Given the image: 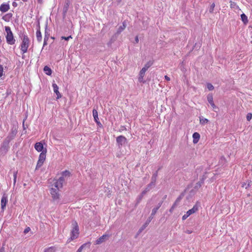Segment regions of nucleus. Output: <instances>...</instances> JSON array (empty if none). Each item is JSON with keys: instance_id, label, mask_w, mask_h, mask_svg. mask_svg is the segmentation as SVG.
I'll list each match as a JSON object with an SVG mask.
<instances>
[{"instance_id": "nucleus-1", "label": "nucleus", "mask_w": 252, "mask_h": 252, "mask_svg": "<svg viewBox=\"0 0 252 252\" xmlns=\"http://www.w3.org/2000/svg\"><path fill=\"white\" fill-rule=\"evenodd\" d=\"M21 39L22 41L21 45V50L23 54L26 53L30 45V39L27 35L22 33Z\"/></svg>"}, {"instance_id": "nucleus-2", "label": "nucleus", "mask_w": 252, "mask_h": 252, "mask_svg": "<svg viewBox=\"0 0 252 252\" xmlns=\"http://www.w3.org/2000/svg\"><path fill=\"white\" fill-rule=\"evenodd\" d=\"M5 30L7 32V35L6 36L7 43L10 45H13L15 44V40L14 38L13 35L12 31H11L10 28L9 27H5Z\"/></svg>"}, {"instance_id": "nucleus-3", "label": "nucleus", "mask_w": 252, "mask_h": 252, "mask_svg": "<svg viewBox=\"0 0 252 252\" xmlns=\"http://www.w3.org/2000/svg\"><path fill=\"white\" fill-rule=\"evenodd\" d=\"M73 228L71 232L70 239L71 240L77 238L79 235V227L76 222L72 223Z\"/></svg>"}, {"instance_id": "nucleus-4", "label": "nucleus", "mask_w": 252, "mask_h": 252, "mask_svg": "<svg viewBox=\"0 0 252 252\" xmlns=\"http://www.w3.org/2000/svg\"><path fill=\"white\" fill-rule=\"evenodd\" d=\"M64 179L63 177H60L58 180H55L52 185V187L60 189L62 188Z\"/></svg>"}, {"instance_id": "nucleus-5", "label": "nucleus", "mask_w": 252, "mask_h": 252, "mask_svg": "<svg viewBox=\"0 0 252 252\" xmlns=\"http://www.w3.org/2000/svg\"><path fill=\"white\" fill-rule=\"evenodd\" d=\"M46 150H45V152L44 153L43 151L39 155L38 160L37 163V165L36 166V169L40 168L43 164L44 162L46 159Z\"/></svg>"}, {"instance_id": "nucleus-6", "label": "nucleus", "mask_w": 252, "mask_h": 252, "mask_svg": "<svg viewBox=\"0 0 252 252\" xmlns=\"http://www.w3.org/2000/svg\"><path fill=\"white\" fill-rule=\"evenodd\" d=\"M126 138L122 135H120L116 138V142L119 148H121L123 146L125 145L126 143Z\"/></svg>"}, {"instance_id": "nucleus-7", "label": "nucleus", "mask_w": 252, "mask_h": 252, "mask_svg": "<svg viewBox=\"0 0 252 252\" xmlns=\"http://www.w3.org/2000/svg\"><path fill=\"white\" fill-rule=\"evenodd\" d=\"M57 189H55L53 187H52L50 189V193L51 194L52 197L54 201H57L60 198V194L59 193V190Z\"/></svg>"}, {"instance_id": "nucleus-8", "label": "nucleus", "mask_w": 252, "mask_h": 252, "mask_svg": "<svg viewBox=\"0 0 252 252\" xmlns=\"http://www.w3.org/2000/svg\"><path fill=\"white\" fill-rule=\"evenodd\" d=\"M109 235L108 234H104L98 239H97L95 242V245H99L104 242L108 238Z\"/></svg>"}, {"instance_id": "nucleus-9", "label": "nucleus", "mask_w": 252, "mask_h": 252, "mask_svg": "<svg viewBox=\"0 0 252 252\" xmlns=\"http://www.w3.org/2000/svg\"><path fill=\"white\" fill-rule=\"evenodd\" d=\"M7 201L8 199L7 196L5 194H3L1 199V208L2 210H4Z\"/></svg>"}, {"instance_id": "nucleus-10", "label": "nucleus", "mask_w": 252, "mask_h": 252, "mask_svg": "<svg viewBox=\"0 0 252 252\" xmlns=\"http://www.w3.org/2000/svg\"><path fill=\"white\" fill-rule=\"evenodd\" d=\"M52 87L53 88L54 92L57 95V99H59L62 97V95L59 91V87L56 83H53L52 84Z\"/></svg>"}, {"instance_id": "nucleus-11", "label": "nucleus", "mask_w": 252, "mask_h": 252, "mask_svg": "<svg viewBox=\"0 0 252 252\" xmlns=\"http://www.w3.org/2000/svg\"><path fill=\"white\" fill-rule=\"evenodd\" d=\"M153 219L152 217H150L148 220H146L145 223L142 225V226L138 230V233H140L143 231L146 227L148 226V225L149 224L150 221H151L152 219Z\"/></svg>"}, {"instance_id": "nucleus-12", "label": "nucleus", "mask_w": 252, "mask_h": 252, "mask_svg": "<svg viewBox=\"0 0 252 252\" xmlns=\"http://www.w3.org/2000/svg\"><path fill=\"white\" fill-rule=\"evenodd\" d=\"M198 210V206L197 204L193 206L192 209H189V211H188L186 213V214L189 216L191 214L195 213L197 212Z\"/></svg>"}, {"instance_id": "nucleus-13", "label": "nucleus", "mask_w": 252, "mask_h": 252, "mask_svg": "<svg viewBox=\"0 0 252 252\" xmlns=\"http://www.w3.org/2000/svg\"><path fill=\"white\" fill-rule=\"evenodd\" d=\"M126 22L125 21L123 22V25L119 27L115 34L119 35V34H120L121 32H122L126 29Z\"/></svg>"}, {"instance_id": "nucleus-14", "label": "nucleus", "mask_w": 252, "mask_h": 252, "mask_svg": "<svg viewBox=\"0 0 252 252\" xmlns=\"http://www.w3.org/2000/svg\"><path fill=\"white\" fill-rule=\"evenodd\" d=\"M10 8L9 5L8 4L3 3L0 6V10L2 12H7Z\"/></svg>"}, {"instance_id": "nucleus-15", "label": "nucleus", "mask_w": 252, "mask_h": 252, "mask_svg": "<svg viewBox=\"0 0 252 252\" xmlns=\"http://www.w3.org/2000/svg\"><path fill=\"white\" fill-rule=\"evenodd\" d=\"M207 100L209 102V103L210 104L211 106L213 107V109L217 108L216 106L214 103L213 101V95L212 94H208L207 96Z\"/></svg>"}, {"instance_id": "nucleus-16", "label": "nucleus", "mask_w": 252, "mask_h": 252, "mask_svg": "<svg viewBox=\"0 0 252 252\" xmlns=\"http://www.w3.org/2000/svg\"><path fill=\"white\" fill-rule=\"evenodd\" d=\"M93 115L94 118V120L97 123V124H100V123L99 121L97 111L95 109H94L93 110Z\"/></svg>"}, {"instance_id": "nucleus-17", "label": "nucleus", "mask_w": 252, "mask_h": 252, "mask_svg": "<svg viewBox=\"0 0 252 252\" xmlns=\"http://www.w3.org/2000/svg\"><path fill=\"white\" fill-rule=\"evenodd\" d=\"M34 148L38 152H41L43 149V144L41 142H37L35 144Z\"/></svg>"}, {"instance_id": "nucleus-18", "label": "nucleus", "mask_w": 252, "mask_h": 252, "mask_svg": "<svg viewBox=\"0 0 252 252\" xmlns=\"http://www.w3.org/2000/svg\"><path fill=\"white\" fill-rule=\"evenodd\" d=\"M192 137L193 143H197L200 138V134L198 132H194L192 135Z\"/></svg>"}, {"instance_id": "nucleus-19", "label": "nucleus", "mask_w": 252, "mask_h": 252, "mask_svg": "<svg viewBox=\"0 0 252 252\" xmlns=\"http://www.w3.org/2000/svg\"><path fill=\"white\" fill-rule=\"evenodd\" d=\"M157 176H158V172H156L153 175L152 178H151V182L150 183L151 185H152L153 186H154V187L156 184Z\"/></svg>"}, {"instance_id": "nucleus-20", "label": "nucleus", "mask_w": 252, "mask_h": 252, "mask_svg": "<svg viewBox=\"0 0 252 252\" xmlns=\"http://www.w3.org/2000/svg\"><path fill=\"white\" fill-rule=\"evenodd\" d=\"M12 14L11 13H7L3 16L2 19L5 21H9V20L12 18Z\"/></svg>"}, {"instance_id": "nucleus-21", "label": "nucleus", "mask_w": 252, "mask_h": 252, "mask_svg": "<svg viewBox=\"0 0 252 252\" xmlns=\"http://www.w3.org/2000/svg\"><path fill=\"white\" fill-rule=\"evenodd\" d=\"M37 40L38 42H40L42 41V35L39 29L37 30L36 33Z\"/></svg>"}, {"instance_id": "nucleus-22", "label": "nucleus", "mask_w": 252, "mask_h": 252, "mask_svg": "<svg viewBox=\"0 0 252 252\" xmlns=\"http://www.w3.org/2000/svg\"><path fill=\"white\" fill-rule=\"evenodd\" d=\"M154 186L151 184H148L146 188L142 191L143 194H146L147 192L150 191Z\"/></svg>"}, {"instance_id": "nucleus-23", "label": "nucleus", "mask_w": 252, "mask_h": 252, "mask_svg": "<svg viewBox=\"0 0 252 252\" xmlns=\"http://www.w3.org/2000/svg\"><path fill=\"white\" fill-rule=\"evenodd\" d=\"M241 18L244 24H246L248 23V17L244 13L241 15Z\"/></svg>"}, {"instance_id": "nucleus-24", "label": "nucleus", "mask_w": 252, "mask_h": 252, "mask_svg": "<svg viewBox=\"0 0 252 252\" xmlns=\"http://www.w3.org/2000/svg\"><path fill=\"white\" fill-rule=\"evenodd\" d=\"M43 70L47 75H50L52 74L51 69L47 66H45Z\"/></svg>"}, {"instance_id": "nucleus-25", "label": "nucleus", "mask_w": 252, "mask_h": 252, "mask_svg": "<svg viewBox=\"0 0 252 252\" xmlns=\"http://www.w3.org/2000/svg\"><path fill=\"white\" fill-rule=\"evenodd\" d=\"M56 250L57 249L55 247H51L45 249L44 252H56Z\"/></svg>"}, {"instance_id": "nucleus-26", "label": "nucleus", "mask_w": 252, "mask_h": 252, "mask_svg": "<svg viewBox=\"0 0 252 252\" xmlns=\"http://www.w3.org/2000/svg\"><path fill=\"white\" fill-rule=\"evenodd\" d=\"M145 194H143V192H142L137 197L136 202L137 204H138L141 201Z\"/></svg>"}, {"instance_id": "nucleus-27", "label": "nucleus", "mask_w": 252, "mask_h": 252, "mask_svg": "<svg viewBox=\"0 0 252 252\" xmlns=\"http://www.w3.org/2000/svg\"><path fill=\"white\" fill-rule=\"evenodd\" d=\"M153 63L152 62H148L146 64H145L144 66L142 68H145V70L147 71L148 69L152 65Z\"/></svg>"}, {"instance_id": "nucleus-28", "label": "nucleus", "mask_w": 252, "mask_h": 252, "mask_svg": "<svg viewBox=\"0 0 252 252\" xmlns=\"http://www.w3.org/2000/svg\"><path fill=\"white\" fill-rule=\"evenodd\" d=\"M209 122L208 120L206 118H200V123L201 125H204L206 123H207Z\"/></svg>"}, {"instance_id": "nucleus-29", "label": "nucleus", "mask_w": 252, "mask_h": 252, "mask_svg": "<svg viewBox=\"0 0 252 252\" xmlns=\"http://www.w3.org/2000/svg\"><path fill=\"white\" fill-rule=\"evenodd\" d=\"M68 5L67 3H66L64 6V7L63 8V16L64 17L66 15V13L67 12V11L68 10Z\"/></svg>"}, {"instance_id": "nucleus-30", "label": "nucleus", "mask_w": 252, "mask_h": 252, "mask_svg": "<svg viewBox=\"0 0 252 252\" xmlns=\"http://www.w3.org/2000/svg\"><path fill=\"white\" fill-rule=\"evenodd\" d=\"M203 183V182H198L195 185L194 189H198L199 188H200L202 184Z\"/></svg>"}, {"instance_id": "nucleus-31", "label": "nucleus", "mask_w": 252, "mask_h": 252, "mask_svg": "<svg viewBox=\"0 0 252 252\" xmlns=\"http://www.w3.org/2000/svg\"><path fill=\"white\" fill-rule=\"evenodd\" d=\"M70 172L68 171L65 170L62 173V176L63 178L67 176H69Z\"/></svg>"}, {"instance_id": "nucleus-32", "label": "nucleus", "mask_w": 252, "mask_h": 252, "mask_svg": "<svg viewBox=\"0 0 252 252\" xmlns=\"http://www.w3.org/2000/svg\"><path fill=\"white\" fill-rule=\"evenodd\" d=\"M158 210V208H157V207L154 208L152 210V213H151V215L150 217L153 218L152 216H154L156 214V213H157Z\"/></svg>"}, {"instance_id": "nucleus-33", "label": "nucleus", "mask_w": 252, "mask_h": 252, "mask_svg": "<svg viewBox=\"0 0 252 252\" xmlns=\"http://www.w3.org/2000/svg\"><path fill=\"white\" fill-rule=\"evenodd\" d=\"M215 6V4L214 3H213L211 5V6H210V7L209 8V11L210 13H213V12Z\"/></svg>"}, {"instance_id": "nucleus-34", "label": "nucleus", "mask_w": 252, "mask_h": 252, "mask_svg": "<svg viewBox=\"0 0 252 252\" xmlns=\"http://www.w3.org/2000/svg\"><path fill=\"white\" fill-rule=\"evenodd\" d=\"M146 71V70H145V68H142L139 72V75H140L141 77L144 76Z\"/></svg>"}, {"instance_id": "nucleus-35", "label": "nucleus", "mask_w": 252, "mask_h": 252, "mask_svg": "<svg viewBox=\"0 0 252 252\" xmlns=\"http://www.w3.org/2000/svg\"><path fill=\"white\" fill-rule=\"evenodd\" d=\"M246 118L247 120L250 121L252 118V114L251 113H248Z\"/></svg>"}, {"instance_id": "nucleus-36", "label": "nucleus", "mask_w": 252, "mask_h": 252, "mask_svg": "<svg viewBox=\"0 0 252 252\" xmlns=\"http://www.w3.org/2000/svg\"><path fill=\"white\" fill-rule=\"evenodd\" d=\"M207 88L209 90L212 91L214 89V86L210 83H208L207 85Z\"/></svg>"}, {"instance_id": "nucleus-37", "label": "nucleus", "mask_w": 252, "mask_h": 252, "mask_svg": "<svg viewBox=\"0 0 252 252\" xmlns=\"http://www.w3.org/2000/svg\"><path fill=\"white\" fill-rule=\"evenodd\" d=\"M3 67L2 65L0 64V78L3 75Z\"/></svg>"}, {"instance_id": "nucleus-38", "label": "nucleus", "mask_w": 252, "mask_h": 252, "mask_svg": "<svg viewBox=\"0 0 252 252\" xmlns=\"http://www.w3.org/2000/svg\"><path fill=\"white\" fill-rule=\"evenodd\" d=\"M180 200H181V197H180L177 198V199L176 200L175 202H174V203L173 204L175 205V206H177V205L178 204V203L180 202Z\"/></svg>"}, {"instance_id": "nucleus-39", "label": "nucleus", "mask_w": 252, "mask_h": 252, "mask_svg": "<svg viewBox=\"0 0 252 252\" xmlns=\"http://www.w3.org/2000/svg\"><path fill=\"white\" fill-rule=\"evenodd\" d=\"M86 245V244H84L83 245H82L78 249V250L77 251V252H81L82 251V250L84 248V247H85V246Z\"/></svg>"}, {"instance_id": "nucleus-40", "label": "nucleus", "mask_w": 252, "mask_h": 252, "mask_svg": "<svg viewBox=\"0 0 252 252\" xmlns=\"http://www.w3.org/2000/svg\"><path fill=\"white\" fill-rule=\"evenodd\" d=\"M70 38H72V37L71 35L69 36H67V37H65V36H62L61 37V39H64L65 40H68Z\"/></svg>"}, {"instance_id": "nucleus-41", "label": "nucleus", "mask_w": 252, "mask_h": 252, "mask_svg": "<svg viewBox=\"0 0 252 252\" xmlns=\"http://www.w3.org/2000/svg\"><path fill=\"white\" fill-rule=\"evenodd\" d=\"M49 36V34L47 32L46 30H45L44 39L46 38L47 40H48Z\"/></svg>"}, {"instance_id": "nucleus-42", "label": "nucleus", "mask_w": 252, "mask_h": 252, "mask_svg": "<svg viewBox=\"0 0 252 252\" xmlns=\"http://www.w3.org/2000/svg\"><path fill=\"white\" fill-rule=\"evenodd\" d=\"M31 229L29 227H27L24 231V233L25 234H26L27 233H28L30 231Z\"/></svg>"}, {"instance_id": "nucleus-43", "label": "nucleus", "mask_w": 252, "mask_h": 252, "mask_svg": "<svg viewBox=\"0 0 252 252\" xmlns=\"http://www.w3.org/2000/svg\"><path fill=\"white\" fill-rule=\"evenodd\" d=\"M189 216L187 214H185L183 217H182V220H185L186 219H187Z\"/></svg>"}, {"instance_id": "nucleus-44", "label": "nucleus", "mask_w": 252, "mask_h": 252, "mask_svg": "<svg viewBox=\"0 0 252 252\" xmlns=\"http://www.w3.org/2000/svg\"><path fill=\"white\" fill-rule=\"evenodd\" d=\"M143 77H144V76H142V77H141V76L140 75H139V78H138V80L140 82H143Z\"/></svg>"}, {"instance_id": "nucleus-45", "label": "nucleus", "mask_w": 252, "mask_h": 252, "mask_svg": "<svg viewBox=\"0 0 252 252\" xmlns=\"http://www.w3.org/2000/svg\"><path fill=\"white\" fill-rule=\"evenodd\" d=\"M17 171H15L14 172V174H13V179H16L17 178Z\"/></svg>"}, {"instance_id": "nucleus-46", "label": "nucleus", "mask_w": 252, "mask_h": 252, "mask_svg": "<svg viewBox=\"0 0 252 252\" xmlns=\"http://www.w3.org/2000/svg\"><path fill=\"white\" fill-rule=\"evenodd\" d=\"M47 40L46 38L44 39V43H43V46H45L47 44Z\"/></svg>"}, {"instance_id": "nucleus-47", "label": "nucleus", "mask_w": 252, "mask_h": 252, "mask_svg": "<svg viewBox=\"0 0 252 252\" xmlns=\"http://www.w3.org/2000/svg\"><path fill=\"white\" fill-rule=\"evenodd\" d=\"M162 201H161L158 204V206L157 207V208H158V209H159V208L161 206V205H162Z\"/></svg>"}, {"instance_id": "nucleus-48", "label": "nucleus", "mask_w": 252, "mask_h": 252, "mask_svg": "<svg viewBox=\"0 0 252 252\" xmlns=\"http://www.w3.org/2000/svg\"><path fill=\"white\" fill-rule=\"evenodd\" d=\"M135 41L136 43H138V42H139V39H138V36H136L135 37Z\"/></svg>"}, {"instance_id": "nucleus-49", "label": "nucleus", "mask_w": 252, "mask_h": 252, "mask_svg": "<svg viewBox=\"0 0 252 252\" xmlns=\"http://www.w3.org/2000/svg\"><path fill=\"white\" fill-rule=\"evenodd\" d=\"M164 78L167 81H169L170 80V78L167 75H165Z\"/></svg>"}, {"instance_id": "nucleus-50", "label": "nucleus", "mask_w": 252, "mask_h": 252, "mask_svg": "<svg viewBox=\"0 0 252 252\" xmlns=\"http://www.w3.org/2000/svg\"><path fill=\"white\" fill-rule=\"evenodd\" d=\"M12 5L14 6V7H16L17 6V4L16 2H12Z\"/></svg>"}, {"instance_id": "nucleus-51", "label": "nucleus", "mask_w": 252, "mask_h": 252, "mask_svg": "<svg viewBox=\"0 0 252 252\" xmlns=\"http://www.w3.org/2000/svg\"><path fill=\"white\" fill-rule=\"evenodd\" d=\"M174 208H173V207H171V208L169 210V212L172 213L174 210Z\"/></svg>"}, {"instance_id": "nucleus-52", "label": "nucleus", "mask_w": 252, "mask_h": 252, "mask_svg": "<svg viewBox=\"0 0 252 252\" xmlns=\"http://www.w3.org/2000/svg\"><path fill=\"white\" fill-rule=\"evenodd\" d=\"M231 7H234V6H235V4L234 3H231Z\"/></svg>"}, {"instance_id": "nucleus-53", "label": "nucleus", "mask_w": 252, "mask_h": 252, "mask_svg": "<svg viewBox=\"0 0 252 252\" xmlns=\"http://www.w3.org/2000/svg\"><path fill=\"white\" fill-rule=\"evenodd\" d=\"M38 2L40 3H41L42 2L43 0H37Z\"/></svg>"}, {"instance_id": "nucleus-54", "label": "nucleus", "mask_w": 252, "mask_h": 252, "mask_svg": "<svg viewBox=\"0 0 252 252\" xmlns=\"http://www.w3.org/2000/svg\"><path fill=\"white\" fill-rule=\"evenodd\" d=\"M13 181H14V184H15L16 182V179H13Z\"/></svg>"}, {"instance_id": "nucleus-55", "label": "nucleus", "mask_w": 252, "mask_h": 252, "mask_svg": "<svg viewBox=\"0 0 252 252\" xmlns=\"http://www.w3.org/2000/svg\"><path fill=\"white\" fill-rule=\"evenodd\" d=\"M176 207V206H175V205H174L173 204L172 207H173V208H175V207Z\"/></svg>"}, {"instance_id": "nucleus-56", "label": "nucleus", "mask_w": 252, "mask_h": 252, "mask_svg": "<svg viewBox=\"0 0 252 252\" xmlns=\"http://www.w3.org/2000/svg\"><path fill=\"white\" fill-rule=\"evenodd\" d=\"M187 232L188 233H189H189H190V232L189 231V230H188V231H187Z\"/></svg>"}, {"instance_id": "nucleus-57", "label": "nucleus", "mask_w": 252, "mask_h": 252, "mask_svg": "<svg viewBox=\"0 0 252 252\" xmlns=\"http://www.w3.org/2000/svg\"><path fill=\"white\" fill-rule=\"evenodd\" d=\"M23 0V1H24V2H26V1H28V0Z\"/></svg>"}]
</instances>
